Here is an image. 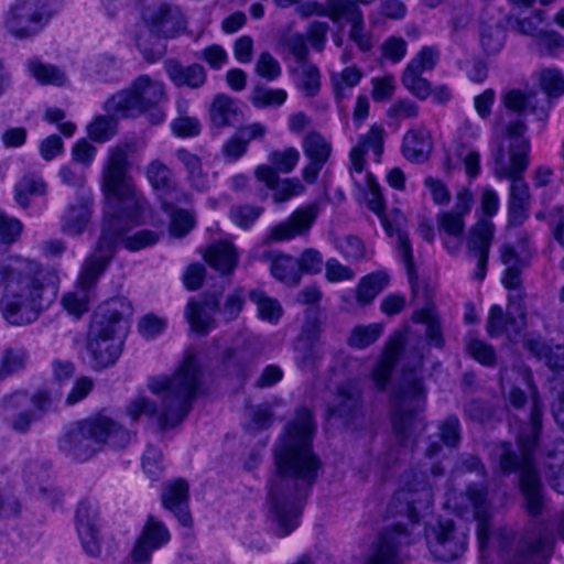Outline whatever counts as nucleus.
Returning <instances> with one entry per match:
<instances>
[{
    "label": "nucleus",
    "mask_w": 564,
    "mask_h": 564,
    "mask_svg": "<svg viewBox=\"0 0 564 564\" xmlns=\"http://www.w3.org/2000/svg\"><path fill=\"white\" fill-rule=\"evenodd\" d=\"M25 66L30 75L41 85L64 86L67 83L64 69L53 64H45L37 57L29 59Z\"/></svg>",
    "instance_id": "37998d69"
},
{
    "label": "nucleus",
    "mask_w": 564,
    "mask_h": 564,
    "mask_svg": "<svg viewBox=\"0 0 564 564\" xmlns=\"http://www.w3.org/2000/svg\"><path fill=\"white\" fill-rule=\"evenodd\" d=\"M204 258L212 268L221 274L232 273L238 263V252L235 246L227 241L213 243L205 252Z\"/></svg>",
    "instance_id": "58836bf2"
},
{
    "label": "nucleus",
    "mask_w": 564,
    "mask_h": 564,
    "mask_svg": "<svg viewBox=\"0 0 564 564\" xmlns=\"http://www.w3.org/2000/svg\"><path fill=\"white\" fill-rule=\"evenodd\" d=\"M167 528L149 516L143 530L131 551V558L134 564H149L152 553L170 541Z\"/></svg>",
    "instance_id": "a211bd4d"
},
{
    "label": "nucleus",
    "mask_w": 564,
    "mask_h": 564,
    "mask_svg": "<svg viewBox=\"0 0 564 564\" xmlns=\"http://www.w3.org/2000/svg\"><path fill=\"white\" fill-rule=\"evenodd\" d=\"M365 187L367 188V207L379 217L386 234L392 237L394 234L393 219H390L384 214L386 202L382 196L381 187L371 173L365 175Z\"/></svg>",
    "instance_id": "ea45409f"
},
{
    "label": "nucleus",
    "mask_w": 564,
    "mask_h": 564,
    "mask_svg": "<svg viewBox=\"0 0 564 564\" xmlns=\"http://www.w3.org/2000/svg\"><path fill=\"white\" fill-rule=\"evenodd\" d=\"M551 391L556 402L552 412L555 422L564 431V372L554 373L551 379Z\"/></svg>",
    "instance_id": "774afa93"
},
{
    "label": "nucleus",
    "mask_w": 564,
    "mask_h": 564,
    "mask_svg": "<svg viewBox=\"0 0 564 564\" xmlns=\"http://www.w3.org/2000/svg\"><path fill=\"white\" fill-rule=\"evenodd\" d=\"M315 429L311 411L301 408L273 446L275 471L268 481V499L279 536L299 527L304 501L322 471L312 445Z\"/></svg>",
    "instance_id": "f257e3e1"
},
{
    "label": "nucleus",
    "mask_w": 564,
    "mask_h": 564,
    "mask_svg": "<svg viewBox=\"0 0 564 564\" xmlns=\"http://www.w3.org/2000/svg\"><path fill=\"white\" fill-rule=\"evenodd\" d=\"M55 278L34 259L14 254L1 260L0 313L3 319L12 326L35 322L52 302L44 293Z\"/></svg>",
    "instance_id": "7ed1b4c3"
},
{
    "label": "nucleus",
    "mask_w": 564,
    "mask_h": 564,
    "mask_svg": "<svg viewBox=\"0 0 564 564\" xmlns=\"http://www.w3.org/2000/svg\"><path fill=\"white\" fill-rule=\"evenodd\" d=\"M145 177L152 188L158 193L161 203L163 199L173 198L175 203H185L188 195L182 192L174 177L173 171L161 160H152L145 166Z\"/></svg>",
    "instance_id": "393cba45"
},
{
    "label": "nucleus",
    "mask_w": 564,
    "mask_h": 564,
    "mask_svg": "<svg viewBox=\"0 0 564 564\" xmlns=\"http://www.w3.org/2000/svg\"><path fill=\"white\" fill-rule=\"evenodd\" d=\"M285 99L286 91L284 89H272L263 86L254 87L250 96L252 105L258 109L281 106Z\"/></svg>",
    "instance_id": "0e129e2a"
},
{
    "label": "nucleus",
    "mask_w": 564,
    "mask_h": 564,
    "mask_svg": "<svg viewBox=\"0 0 564 564\" xmlns=\"http://www.w3.org/2000/svg\"><path fill=\"white\" fill-rule=\"evenodd\" d=\"M130 442V432L111 417L98 414L67 426L58 438V448L77 462L95 456L105 444L123 448Z\"/></svg>",
    "instance_id": "6e6552de"
},
{
    "label": "nucleus",
    "mask_w": 564,
    "mask_h": 564,
    "mask_svg": "<svg viewBox=\"0 0 564 564\" xmlns=\"http://www.w3.org/2000/svg\"><path fill=\"white\" fill-rule=\"evenodd\" d=\"M346 21L350 24L348 33L351 40L361 52H369L373 47L372 36L366 31L364 12L359 7L345 3L340 14L339 22Z\"/></svg>",
    "instance_id": "c9c22d12"
},
{
    "label": "nucleus",
    "mask_w": 564,
    "mask_h": 564,
    "mask_svg": "<svg viewBox=\"0 0 564 564\" xmlns=\"http://www.w3.org/2000/svg\"><path fill=\"white\" fill-rule=\"evenodd\" d=\"M345 3L341 0H326L324 3L316 0H307L299 4L295 11L302 19L316 15L328 18L333 23H339V14Z\"/></svg>",
    "instance_id": "a19ab883"
},
{
    "label": "nucleus",
    "mask_w": 564,
    "mask_h": 564,
    "mask_svg": "<svg viewBox=\"0 0 564 564\" xmlns=\"http://www.w3.org/2000/svg\"><path fill=\"white\" fill-rule=\"evenodd\" d=\"M23 479L33 494L45 498L52 490L50 484V464L40 459H30L23 468Z\"/></svg>",
    "instance_id": "4c0bfd02"
},
{
    "label": "nucleus",
    "mask_w": 564,
    "mask_h": 564,
    "mask_svg": "<svg viewBox=\"0 0 564 564\" xmlns=\"http://www.w3.org/2000/svg\"><path fill=\"white\" fill-rule=\"evenodd\" d=\"M256 177L273 191V200L284 203L304 191V185L297 177L281 180L276 173L267 165L256 169Z\"/></svg>",
    "instance_id": "473e14b6"
},
{
    "label": "nucleus",
    "mask_w": 564,
    "mask_h": 564,
    "mask_svg": "<svg viewBox=\"0 0 564 564\" xmlns=\"http://www.w3.org/2000/svg\"><path fill=\"white\" fill-rule=\"evenodd\" d=\"M389 283V275L379 271L362 278L356 290V300L360 306L370 304Z\"/></svg>",
    "instance_id": "c03bdc74"
},
{
    "label": "nucleus",
    "mask_w": 564,
    "mask_h": 564,
    "mask_svg": "<svg viewBox=\"0 0 564 564\" xmlns=\"http://www.w3.org/2000/svg\"><path fill=\"white\" fill-rule=\"evenodd\" d=\"M249 300L256 304L258 316L271 324H276L283 315V308L280 302L267 295L260 289L251 290L248 294Z\"/></svg>",
    "instance_id": "de8ad7c7"
},
{
    "label": "nucleus",
    "mask_w": 564,
    "mask_h": 564,
    "mask_svg": "<svg viewBox=\"0 0 564 564\" xmlns=\"http://www.w3.org/2000/svg\"><path fill=\"white\" fill-rule=\"evenodd\" d=\"M528 126L522 120L510 123L508 133V160L503 145L492 151L494 174L499 180L510 181L508 197V220L512 226H520L529 217L530 189L524 181V173L530 165V139L525 135Z\"/></svg>",
    "instance_id": "423d86ee"
},
{
    "label": "nucleus",
    "mask_w": 564,
    "mask_h": 564,
    "mask_svg": "<svg viewBox=\"0 0 564 564\" xmlns=\"http://www.w3.org/2000/svg\"><path fill=\"white\" fill-rule=\"evenodd\" d=\"M45 188V183L40 176L34 174L25 175L15 186V200L20 206L26 208L29 206V196L43 195Z\"/></svg>",
    "instance_id": "052dcab7"
},
{
    "label": "nucleus",
    "mask_w": 564,
    "mask_h": 564,
    "mask_svg": "<svg viewBox=\"0 0 564 564\" xmlns=\"http://www.w3.org/2000/svg\"><path fill=\"white\" fill-rule=\"evenodd\" d=\"M318 215V206L310 204L297 208L291 216L271 228L267 236L268 241H285L297 236L307 235Z\"/></svg>",
    "instance_id": "6ab92c4d"
},
{
    "label": "nucleus",
    "mask_w": 564,
    "mask_h": 564,
    "mask_svg": "<svg viewBox=\"0 0 564 564\" xmlns=\"http://www.w3.org/2000/svg\"><path fill=\"white\" fill-rule=\"evenodd\" d=\"M219 308V295L216 292L204 293L202 300L191 299L185 308V317L193 332L206 336L216 327L214 315Z\"/></svg>",
    "instance_id": "5701e85b"
},
{
    "label": "nucleus",
    "mask_w": 564,
    "mask_h": 564,
    "mask_svg": "<svg viewBox=\"0 0 564 564\" xmlns=\"http://www.w3.org/2000/svg\"><path fill=\"white\" fill-rule=\"evenodd\" d=\"M270 271L273 278L290 286H295L301 281L299 261L288 254L275 256L272 259Z\"/></svg>",
    "instance_id": "a18cd8bd"
},
{
    "label": "nucleus",
    "mask_w": 564,
    "mask_h": 564,
    "mask_svg": "<svg viewBox=\"0 0 564 564\" xmlns=\"http://www.w3.org/2000/svg\"><path fill=\"white\" fill-rule=\"evenodd\" d=\"M506 31L499 23L495 25L482 24L480 29V44L484 52L494 55L505 45Z\"/></svg>",
    "instance_id": "4d7b16f0"
},
{
    "label": "nucleus",
    "mask_w": 564,
    "mask_h": 564,
    "mask_svg": "<svg viewBox=\"0 0 564 564\" xmlns=\"http://www.w3.org/2000/svg\"><path fill=\"white\" fill-rule=\"evenodd\" d=\"M143 148L142 141L131 138L108 150V159L102 170V191L108 207L95 252L85 260L77 280L79 286L93 294L115 254L118 242L127 231L140 224L147 200L128 174V159Z\"/></svg>",
    "instance_id": "f03ea898"
},
{
    "label": "nucleus",
    "mask_w": 564,
    "mask_h": 564,
    "mask_svg": "<svg viewBox=\"0 0 564 564\" xmlns=\"http://www.w3.org/2000/svg\"><path fill=\"white\" fill-rule=\"evenodd\" d=\"M384 129L381 126L373 124L369 131L359 138L358 144L350 150L349 159L351 163V177L357 186H361L355 177L356 174H362L365 169V155L368 151L379 158L383 152Z\"/></svg>",
    "instance_id": "bb28decb"
},
{
    "label": "nucleus",
    "mask_w": 564,
    "mask_h": 564,
    "mask_svg": "<svg viewBox=\"0 0 564 564\" xmlns=\"http://www.w3.org/2000/svg\"><path fill=\"white\" fill-rule=\"evenodd\" d=\"M406 14V7L400 0H383L378 8L368 15L372 25L379 24L382 19L401 20Z\"/></svg>",
    "instance_id": "e2e57ef3"
},
{
    "label": "nucleus",
    "mask_w": 564,
    "mask_h": 564,
    "mask_svg": "<svg viewBox=\"0 0 564 564\" xmlns=\"http://www.w3.org/2000/svg\"><path fill=\"white\" fill-rule=\"evenodd\" d=\"M300 160V152L297 149L290 147L284 150H275L269 153L268 167L272 169L276 175L279 173H291L293 169L296 166Z\"/></svg>",
    "instance_id": "6e6d98bb"
},
{
    "label": "nucleus",
    "mask_w": 564,
    "mask_h": 564,
    "mask_svg": "<svg viewBox=\"0 0 564 564\" xmlns=\"http://www.w3.org/2000/svg\"><path fill=\"white\" fill-rule=\"evenodd\" d=\"M165 100L164 85L149 75H140L129 88L108 98L104 109L107 113L122 118H137L148 113L152 124H160L165 119V112L161 108Z\"/></svg>",
    "instance_id": "9d476101"
},
{
    "label": "nucleus",
    "mask_w": 564,
    "mask_h": 564,
    "mask_svg": "<svg viewBox=\"0 0 564 564\" xmlns=\"http://www.w3.org/2000/svg\"><path fill=\"white\" fill-rule=\"evenodd\" d=\"M360 408V391L352 381H347L337 388L334 400L327 409L328 417L343 420L348 424L358 414Z\"/></svg>",
    "instance_id": "7c9ffc66"
},
{
    "label": "nucleus",
    "mask_w": 564,
    "mask_h": 564,
    "mask_svg": "<svg viewBox=\"0 0 564 564\" xmlns=\"http://www.w3.org/2000/svg\"><path fill=\"white\" fill-rule=\"evenodd\" d=\"M210 128L219 134L224 128L237 127L243 122V111L238 99L217 94L209 106Z\"/></svg>",
    "instance_id": "a878e982"
},
{
    "label": "nucleus",
    "mask_w": 564,
    "mask_h": 564,
    "mask_svg": "<svg viewBox=\"0 0 564 564\" xmlns=\"http://www.w3.org/2000/svg\"><path fill=\"white\" fill-rule=\"evenodd\" d=\"M52 17L46 2L17 0L3 14V28L15 39H30L42 31Z\"/></svg>",
    "instance_id": "4468645a"
},
{
    "label": "nucleus",
    "mask_w": 564,
    "mask_h": 564,
    "mask_svg": "<svg viewBox=\"0 0 564 564\" xmlns=\"http://www.w3.org/2000/svg\"><path fill=\"white\" fill-rule=\"evenodd\" d=\"M29 355L23 347H9L3 351L0 367V381L6 377L23 369Z\"/></svg>",
    "instance_id": "bf43d9fd"
},
{
    "label": "nucleus",
    "mask_w": 564,
    "mask_h": 564,
    "mask_svg": "<svg viewBox=\"0 0 564 564\" xmlns=\"http://www.w3.org/2000/svg\"><path fill=\"white\" fill-rule=\"evenodd\" d=\"M502 564H547L554 539L544 531L524 530L517 534L502 528L498 532Z\"/></svg>",
    "instance_id": "f8f14e48"
},
{
    "label": "nucleus",
    "mask_w": 564,
    "mask_h": 564,
    "mask_svg": "<svg viewBox=\"0 0 564 564\" xmlns=\"http://www.w3.org/2000/svg\"><path fill=\"white\" fill-rule=\"evenodd\" d=\"M401 83L405 89L420 100L427 99L432 94L431 83L422 77V73L403 70Z\"/></svg>",
    "instance_id": "338daca9"
},
{
    "label": "nucleus",
    "mask_w": 564,
    "mask_h": 564,
    "mask_svg": "<svg viewBox=\"0 0 564 564\" xmlns=\"http://www.w3.org/2000/svg\"><path fill=\"white\" fill-rule=\"evenodd\" d=\"M164 69L171 82L177 87L186 86L196 89L206 82V70L200 64L185 66L180 61L170 58L164 62Z\"/></svg>",
    "instance_id": "72a5a7b5"
},
{
    "label": "nucleus",
    "mask_w": 564,
    "mask_h": 564,
    "mask_svg": "<svg viewBox=\"0 0 564 564\" xmlns=\"http://www.w3.org/2000/svg\"><path fill=\"white\" fill-rule=\"evenodd\" d=\"M409 362L402 367L400 389L395 395L392 415L394 446L387 453L383 463L405 460L414 449L416 435L424 431L425 423L420 412L425 404L422 381L423 344L413 348Z\"/></svg>",
    "instance_id": "39448f33"
},
{
    "label": "nucleus",
    "mask_w": 564,
    "mask_h": 564,
    "mask_svg": "<svg viewBox=\"0 0 564 564\" xmlns=\"http://www.w3.org/2000/svg\"><path fill=\"white\" fill-rule=\"evenodd\" d=\"M408 477H404V487L395 492L394 499L404 500L408 511L412 512L417 505L431 502L432 491L424 473H413V480H409Z\"/></svg>",
    "instance_id": "f704fd0d"
},
{
    "label": "nucleus",
    "mask_w": 564,
    "mask_h": 564,
    "mask_svg": "<svg viewBox=\"0 0 564 564\" xmlns=\"http://www.w3.org/2000/svg\"><path fill=\"white\" fill-rule=\"evenodd\" d=\"M403 219L401 214H397L392 220L394 227V234L392 237L397 238L398 253L405 265L409 282L412 286L417 283V274L413 260L412 245L406 231L401 229V220Z\"/></svg>",
    "instance_id": "79ce46f5"
},
{
    "label": "nucleus",
    "mask_w": 564,
    "mask_h": 564,
    "mask_svg": "<svg viewBox=\"0 0 564 564\" xmlns=\"http://www.w3.org/2000/svg\"><path fill=\"white\" fill-rule=\"evenodd\" d=\"M117 115L108 113L107 116H97L93 122L87 126V134L90 140L105 143L112 139L118 132Z\"/></svg>",
    "instance_id": "3c124183"
},
{
    "label": "nucleus",
    "mask_w": 564,
    "mask_h": 564,
    "mask_svg": "<svg viewBox=\"0 0 564 564\" xmlns=\"http://www.w3.org/2000/svg\"><path fill=\"white\" fill-rule=\"evenodd\" d=\"M162 209L171 217L170 234L173 237L181 238L186 236L195 226L194 215L186 209L174 207V203L163 199Z\"/></svg>",
    "instance_id": "09e8293b"
},
{
    "label": "nucleus",
    "mask_w": 564,
    "mask_h": 564,
    "mask_svg": "<svg viewBox=\"0 0 564 564\" xmlns=\"http://www.w3.org/2000/svg\"><path fill=\"white\" fill-rule=\"evenodd\" d=\"M162 502L181 525H192L193 520L188 510V484L184 479H175L166 485L162 494Z\"/></svg>",
    "instance_id": "2f4dec72"
},
{
    "label": "nucleus",
    "mask_w": 564,
    "mask_h": 564,
    "mask_svg": "<svg viewBox=\"0 0 564 564\" xmlns=\"http://www.w3.org/2000/svg\"><path fill=\"white\" fill-rule=\"evenodd\" d=\"M151 31L163 37H175L185 29V19L178 7L161 3L143 12Z\"/></svg>",
    "instance_id": "412c9836"
},
{
    "label": "nucleus",
    "mask_w": 564,
    "mask_h": 564,
    "mask_svg": "<svg viewBox=\"0 0 564 564\" xmlns=\"http://www.w3.org/2000/svg\"><path fill=\"white\" fill-rule=\"evenodd\" d=\"M543 473L544 476L564 468V440H556L543 447Z\"/></svg>",
    "instance_id": "680f3d73"
},
{
    "label": "nucleus",
    "mask_w": 564,
    "mask_h": 564,
    "mask_svg": "<svg viewBox=\"0 0 564 564\" xmlns=\"http://www.w3.org/2000/svg\"><path fill=\"white\" fill-rule=\"evenodd\" d=\"M93 214L91 193L78 195L75 204H69L61 216V231L68 236H79L86 229Z\"/></svg>",
    "instance_id": "cd10ccee"
},
{
    "label": "nucleus",
    "mask_w": 564,
    "mask_h": 564,
    "mask_svg": "<svg viewBox=\"0 0 564 564\" xmlns=\"http://www.w3.org/2000/svg\"><path fill=\"white\" fill-rule=\"evenodd\" d=\"M521 268H506L502 284L510 291L507 310L494 304L489 308L486 332L489 337L496 338L506 335L510 343H516L527 327L525 293L522 289Z\"/></svg>",
    "instance_id": "9b49d317"
},
{
    "label": "nucleus",
    "mask_w": 564,
    "mask_h": 564,
    "mask_svg": "<svg viewBox=\"0 0 564 564\" xmlns=\"http://www.w3.org/2000/svg\"><path fill=\"white\" fill-rule=\"evenodd\" d=\"M432 148L430 132L424 128L409 130L403 137L402 154L411 162H425Z\"/></svg>",
    "instance_id": "e433bc0d"
},
{
    "label": "nucleus",
    "mask_w": 564,
    "mask_h": 564,
    "mask_svg": "<svg viewBox=\"0 0 564 564\" xmlns=\"http://www.w3.org/2000/svg\"><path fill=\"white\" fill-rule=\"evenodd\" d=\"M501 105L508 112L516 113L518 117L510 120L505 126V137L508 140L507 128L510 123L522 120L527 126L523 117L525 113L534 116L535 120L541 123L540 130H543L551 109V104L547 100H540L538 93L533 89L523 90L521 88H510L501 93Z\"/></svg>",
    "instance_id": "2eb2a0df"
},
{
    "label": "nucleus",
    "mask_w": 564,
    "mask_h": 564,
    "mask_svg": "<svg viewBox=\"0 0 564 564\" xmlns=\"http://www.w3.org/2000/svg\"><path fill=\"white\" fill-rule=\"evenodd\" d=\"M540 87L546 95L543 100L558 98L564 94V77L561 72L556 69H544L540 74Z\"/></svg>",
    "instance_id": "69168bd1"
},
{
    "label": "nucleus",
    "mask_w": 564,
    "mask_h": 564,
    "mask_svg": "<svg viewBox=\"0 0 564 564\" xmlns=\"http://www.w3.org/2000/svg\"><path fill=\"white\" fill-rule=\"evenodd\" d=\"M199 375L196 358L188 356L172 377L149 378V390L154 394H162L161 408L153 400L140 395L128 404V416L133 422L141 415L154 419L162 432L175 427L187 416L198 394Z\"/></svg>",
    "instance_id": "20e7f679"
},
{
    "label": "nucleus",
    "mask_w": 564,
    "mask_h": 564,
    "mask_svg": "<svg viewBox=\"0 0 564 564\" xmlns=\"http://www.w3.org/2000/svg\"><path fill=\"white\" fill-rule=\"evenodd\" d=\"M52 408L53 399L44 390H39L32 395L17 391L4 395L0 403L3 422L19 433L28 432L31 424L41 420Z\"/></svg>",
    "instance_id": "ddd939ff"
},
{
    "label": "nucleus",
    "mask_w": 564,
    "mask_h": 564,
    "mask_svg": "<svg viewBox=\"0 0 564 564\" xmlns=\"http://www.w3.org/2000/svg\"><path fill=\"white\" fill-rule=\"evenodd\" d=\"M131 315L132 306L126 297H112L98 306L86 339V351L94 370H104L118 361Z\"/></svg>",
    "instance_id": "0eeeda50"
},
{
    "label": "nucleus",
    "mask_w": 564,
    "mask_h": 564,
    "mask_svg": "<svg viewBox=\"0 0 564 564\" xmlns=\"http://www.w3.org/2000/svg\"><path fill=\"white\" fill-rule=\"evenodd\" d=\"M405 338L403 334H395L389 338L384 349L372 370V380L378 390H384L390 382L392 371L403 350Z\"/></svg>",
    "instance_id": "c756f323"
},
{
    "label": "nucleus",
    "mask_w": 564,
    "mask_h": 564,
    "mask_svg": "<svg viewBox=\"0 0 564 564\" xmlns=\"http://www.w3.org/2000/svg\"><path fill=\"white\" fill-rule=\"evenodd\" d=\"M296 87L305 97H315L321 89V74L318 67L313 64L304 63L296 79Z\"/></svg>",
    "instance_id": "13d9d810"
},
{
    "label": "nucleus",
    "mask_w": 564,
    "mask_h": 564,
    "mask_svg": "<svg viewBox=\"0 0 564 564\" xmlns=\"http://www.w3.org/2000/svg\"><path fill=\"white\" fill-rule=\"evenodd\" d=\"M383 333V325L372 323L355 326L347 339V344L356 349H365L376 343Z\"/></svg>",
    "instance_id": "603ef678"
},
{
    "label": "nucleus",
    "mask_w": 564,
    "mask_h": 564,
    "mask_svg": "<svg viewBox=\"0 0 564 564\" xmlns=\"http://www.w3.org/2000/svg\"><path fill=\"white\" fill-rule=\"evenodd\" d=\"M362 78V72L356 66L345 67L340 73L330 75L334 96L337 102L349 97L350 90L356 87Z\"/></svg>",
    "instance_id": "49530a36"
},
{
    "label": "nucleus",
    "mask_w": 564,
    "mask_h": 564,
    "mask_svg": "<svg viewBox=\"0 0 564 564\" xmlns=\"http://www.w3.org/2000/svg\"><path fill=\"white\" fill-rule=\"evenodd\" d=\"M409 539L410 535L402 525L383 530L379 536L378 547L367 564H400L399 547L409 543Z\"/></svg>",
    "instance_id": "c85d7f7f"
},
{
    "label": "nucleus",
    "mask_w": 564,
    "mask_h": 564,
    "mask_svg": "<svg viewBox=\"0 0 564 564\" xmlns=\"http://www.w3.org/2000/svg\"><path fill=\"white\" fill-rule=\"evenodd\" d=\"M465 496L474 510L477 521V539L480 554H484L490 536L491 503L488 500V487L485 484H469Z\"/></svg>",
    "instance_id": "4be33fe9"
},
{
    "label": "nucleus",
    "mask_w": 564,
    "mask_h": 564,
    "mask_svg": "<svg viewBox=\"0 0 564 564\" xmlns=\"http://www.w3.org/2000/svg\"><path fill=\"white\" fill-rule=\"evenodd\" d=\"M413 321L415 323H422L426 325L425 336L429 345L436 348L444 347V337L441 322L433 307H425L423 310L416 311L413 314Z\"/></svg>",
    "instance_id": "8fccbe9b"
},
{
    "label": "nucleus",
    "mask_w": 564,
    "mask_h": 564,
    "mask_svg": "<svg viewBox=\"0 0 564 564\" xmlns=\"http://www.w3.org/2000/svg\"><path fill=\"white\" fill-rule=\"evenodd\" d=\"M494 237V225L488 220L478 221L467 238V256L477 261L474 278L482 281L487 273L489 249Z\"/></svg>",
    "instance_id": "aec40b11"
},
{
    "label": "nucleus",
    "mask_w": 564,
    "mask_h": 564,
    "mask_svg": "<svg viewBox=\"0 0 564 564\" xmlns=\"http://www.w3.org/2000/svg\"><path fill=\"white\" fill-rule=\"evenodd\" d=\"M302 149L310 161L302 170L303 180L307 184H314L330 156L332 144L321 133L312 131L303 138Z\"/></svg>",
    "instance_id": "b1692460"
},
{
    "label": "nucleus",
    "mask_w": 564,
    "mask_h": 564,
    "mask_svg": "<svg viewBox=\"0 0 564 564\" xmlns=\"http://www.w3.org/2000/svg\"><path fill=\"white\" fill-rule=\"evenodd\" d=\"M322 329L316 319L306 321L296 338L294 350L299 368L313 370L324 358V348L321 340Z\"/></svg>",
    "instance_id": "f3484780"
},
{
    "label": "nucleus",
    "mask_w": 564,
    "mask_h": 564,
    "mask_svg": "<svg viewBox=\"0 0 564 564\" xmlns=\"http://www.w3.org/2000/svg\"><path fill=\"white\" fill-rule=\"evenodd\" d=\"M94 294L76 284L74 291L66 293L62 299L63 307L68 314L79 318L89 311V304Z\"/></svg>",
    "instance_id": "864d4df0"
},
{
    "label": "nucleus",
    "mask_w": 564,
    "mask_h": 564,
    "mask_svg": "<svg viewBox=\"0 0 564 564\" xmlns=\"http://www.w3.org/2000/svg\"><path fill=\"white\" fill-rule=\"evenodd\" d=\"M426 541L435 560L449 562L466 551L467 533L465 530H458L452 520H445L427 531Z\"/></svg>",
    "instance_id": "dca6fc26"
},
{
    "label": "nucleus",
    "mask_w": 564,
    "mask_h": 564,
    "mask_svg": "<svg viewBox=\"0 0 564 564\" xmlns=\"http://www.w3.org/2000/svg\"><path fill=\"white\" fill-rule=\"evenodd\" d=\"M440 57L441 52L436 45H425L410 59L404 70L422 74L431 72L436 67Z\"/></svg>",
    "instance_id": "5fc2aeb1"
},
{
    "label": "nucleus",
    "mask_w": 564,
    "mask_h": 564,
    "mask_svg": "<svg viewBox=\"0 0 564 564\" xmlns=\"http://www.w3.org/2000/svg\"><path fill=\"white\" fill-rule=\"evenodd\" d=\"M543 405L536 392L532 393L529 421L520 425L517 443L524 454V465L520 473L519 487L523 497L522 507L531 517L542 514L546 498L540 475L533 464L532 455L542 432Z\"/></svg>",
    "instance_id": "1a4fd4ad"
}]
</instances>
